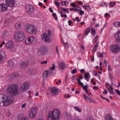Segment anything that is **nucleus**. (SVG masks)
Segmentation results:
<instances>
[{"label": "nucleus", "mask_w": 120, "mask_h": 120, "mask_svg": "<svg viewBox=\"0 0 120 120\" xmlns=\"http://www.w3.org/2000/svg\"><path fill=\"white\" fill-rule=\"evenodd\" d=\"M108 70L109 71H110L111 70V66L110 65H108Z\"/></svg>", "instance_id": "nucleus-63"}, {"label": "nucleus", "mask_w": 120, "mask_h": 120, "mask_svg": "<svg viewBox=\"0 0 120 120\" xmlns=\"http://www.w3.org/2000/svg\"><path fill=\"white\" fill-rule=\"evenodd\" d=\"M86 120H94L93 118L90 117H88Z\"/></svg>", "instance_id": "nucleus-57"}, {"label": "nucleus", "mask_w": 120, "mask_h": 120, "mask_svg": "<svg viewBox=\"0 0 120 120\" xmlns=\"http://www.w3.org/2000/svg\"><path fill=\"white\" fill-rule=\"evenodd\" d=\"M116 4L115 2H111L109 3V5L110 6L112 7H113L114 5Z\"/></svg>", "instance_id": "nucleus-45"}, {"label": "nucleus", "mask_w": 120, "mask_h": 120, "mask_svg": "<svg viewBox=\"0 0 120 120\" xmlns=\"http://www.w3.org/2000/svg\"><path fill=\"white\" fill-rule=\"evenodd\" d=\"M8 7L4 3L0 4V12L4 11L8 9Z\"/></svg>", "instance_id": "nucleus-16"}, {"label": "nucleus", "mask_w": 120, "mask_h": 120, "mask_svg": "<svg viewBox=\"0 0 120 120\" xmlns=\"http://www.w3.org/2000/svg\"><path fill=\"white\" fill-rule=\"evenodd\" d=\"M76 77V76L75 75H73L72 76V79H71V80L72 81H73V80H75V78Z\"/></svg>", "instance_id": "nucleus-62"}, {"label": "nucleus", "mask_w": 120, "mask_h": 120, "mask_svg": "<svg viewBox=\"0 0 120 120\" xmlns=\"http://www.w3.org/2000/svg\"><path fill=\"white\" fill-rule=\"evenodd\" d=\"M48 34L46 33H44L42 34L41 36V38L43 41L46 42H48L50 41V37L52 36V33L50 30L47 31Z\"/></svg>", "instance_id": "nucleus-5"}, {"label": "nucleus", "mask_w": 120, "mask_h": 120, "mask_svg": "<svg viewBox=\"0 0 120 120\" xmlns=\"http://www.w3.org/2000/svg\"><path fill=\"white\" fill-rule=\"evenodd\" d=\"M64 45L66 48H68L69 45L68 42L66 43L65 44L64 43Z\"/></svg>", "instance_id": "nucleus-52"}, {"label": "nucleus", "mask_w": 120, "mask_h": 120, "mask_svg": "<svg viewBox=\"0 0 120 120\" xmlns=\"http://www.w3.org/2000/svg\"><path fill=\"white\" fill-rule=\"evenodd\" d=\"M11 22V20L10 19H7L5 20V22L6 23H8Z\"/></svg>", "instance_id": "nucleus-37"}, {"label": "nucleus", "mask_w": 120, "mask_h": 120, "mask_svg": "<svg viewBox=\"0 0 120 120\" xmlns=\"http://www.w3.org/2000/svg\"><path fill=\"white\" fill-rule=\"evenodd\" d=\"M37 110L36 107H34L30 110L29 111V116L31 118L33 119L35 117Z\"/></svg>", "instance_id": "nucleus-8"}, {"label": "nucleus", "mask_w": 120, "mask_h": 120, "mask_svg": "<svg viewBox=\"0 0 120 120\" xmlns=\"http://www.w3.org/2000/svg\"><path fill=\"white\" fill-rule=\"evenodd\" d=\"M85 79L87 81H89V78L90 77V75L89 72H87L85 73L84 75Z\"/></svg>", "instance_id": "nucleus-25"}, {"label": "nucleus", "mask_w": 120, "mask_h": 120, "mask_svg": "<svg viewBox=\"0 0 120 120\" xmlns=\"http://www.w3.org/2000/svg\"><path fill=\"white\" fill-rule=\"evenodd\" d=\"M83 97L88 102L90 103H91L92 102L95 103L96 102L91 98L90 97H88L85 94L83 95Z\"/></svg>", "instance_id": "nucleus-17"}, {"label": "nucleus", "mask_w": 120, "mask_h": 120, "mask_svg": "<svg viewBox=\"0 0 120 120\" xmlns=\"http://www.w3.org/2000/svg\"><path fill=\"white\" fill-rule=\"evenodd\" d=\"M18 86L15 84L9 86L7 89L8 93L11 95L18 94Z\"/></svg>", "instance_id": "nucleus-3"}, {"label": "nucleus", "mask_w": 120, "mask_h": 120, "mask_svg": "<svg viewBox=\"0 0 120 120\" xmlns=\"http://www.w3.org/2000/svg\"><path fill=\"white\" fill-rule=\"evenodd\" d=\"M91 30L90 28L89 27L86 29L84 33V34L86 36H87L90 33Z\"/></svg>", "instance_id": "nucleus-28"}, {"label": "nucleus", "mask_w": 120, "mask_h": 120, "mask_svg": "<svg viewBox=\"0 0 120 120\" xmlns=\"http://www.w3.org/2000/svg\"><path fill=\"white\" fill-rule=\"evenodd\" d=\"M107 90L110 94H114V92L113 91V89L111 86H110V88H108L107 89Z\"/></svg>", "instance_id": "nucleus-30"}, {"label": "nucleus", "mask_w": 120, "mask_h": 120, "mask_svg": "<svg viewBox=\"0 0 120 120\" xmlns=\"http://www.w3.org/2000/svg\"><path fill=\"white\" fill-rule=\"evenodd\" d=\"M26 11L28 14L29 15H31L33 12L34 9L32 6L28 5L26 7Z\"/></svg>", "instance_id": "nucleus-11"}, {"label": "nucleus", "mask_w": 120, "mask_h": 120, "mask_svg": "<svg viewBox=\"0 0 120 120\" xmlns=\"http://www.w3.org/2000/svg\"><path fill=\"white\" fill-rule=\"evenodd\" d=\"M26 30L28 33L32 34H35L37 32V28L31 24L27 25Z\"/></svg>", "instance_id": "nucleus-6"}, {"label": "nucleus", "mask_w": 120, "mask_h": 120, "mask_svg": "<svg viewBox=\"0 0 120 120\" xmlns=\"http://www.w3.org/2000/svg\"><path fill=\"white\" fill-rule=\"evenodd\" d=\"M25 38V34L22 31H19L16 33L15 36V40L16 41H23Z\"/></svg>", "instance_id": "nucleus-4"}, {"label": "nucleus", "mask_w": 120, "mask_h": 120, "mask_svg": "<svg viewBox=\"0 0 120 120\" xmlns=\"http://www.w3.org/2000/svg\"><path fill=\"white\" fill-rule=\"evenodd\" d=\"M97 55L98 57L102 58L103 56V54L102 53H97Z\"/></svg>", "instance_id": "nucleus-38"}, {"label": "nucleus", "mask_w": 120, "mask_h": 120, "mask_svg": "<svg viewBox=\"0 0 120 120\" xmlns=\"http://www.w3.org/2000/svg\"><path fill=\"white\" fill-rule=\"evenodd\" d=\"M21 120H29L27 116H24L22 118Z\"/></svg>", "instance_id": "nucleus-44"}, {"label": "nucleus", "mask_w": 120, "mask_h": 120, "mask_svg": "<svg viewBox=\"0 0 120 120\" xmlns=\"http://www.w3.org/2000/svg\"><path fill=\"white\" fill-rule=\"evenodd\" d=\"M15 27L17 29H19L21 28V22H17L15 25Z\"/></svg>", "instance_id": "nucleus-24"}, {"label": "nucleus", "mask_w": 120, "mask_h": 120, "mask_svg": "<svg viewBox=\"0 0 120 120\" xmlns=\"http://www.w3.org/2000/svg\"><path fill=\"white\" fill-rule=\"evenodd\" d=\"M5 2L7 7H12L14 6L15 3V0H5Z\"/></svg>", "instance_id": "nucleus-9"}, {"label": "nucleus", "mask_w": 120, "mask_h": 120, "mask_svg": "<svg viewBox=\"0 0 120 120\" xmlns=\"http://www.w3.org/2000/svg\"><path fill=\"white\" fill-rule=\"evenodd\" d=\"M91 32L92 35L94 37V36L96 34V31L95 29L93 27L92 28Z\"/></svg>", "instance_id": "nucleus-31"}, {"label": "nucleus", "mask_w": 120, "mask_h": 120, "mask_svg": "<svg viewBox=\"0 0 120 120\" xmlns=\"http://www.w3.org/2000/svg\"><path fill=\"white\" fill-rule=\"evenodd\" d=\"M88 86L87 85H86L85 86H83L82 87L83 90L85 91L86 90H87Z\"/></svg>", "instance_id": "nucleus-43"}, {"label": "nucleus", "mask_w": 120, "mask_h": 120, "mask_svg": "<svg viewBox=\"0 0 120 120\" xmlns=\"http://www.w3.org/2000/svg\"><path fill=\"white\" fill-rule=\"evenodd\" d=\"M30 85L29 82H24L21 85L20 88L21 92L23 93L27 91L29 88Z\"/></svg>", "instance_id": "nucleus-7"}, {"label": "nucleus", "mask_w": 120, "mask_h": 120, "mask_svg": "<svg viewBox=\"0 0 120 120\" xmlns=\"http://www.w3.org/2000/svg\"><path fill=\"white\" fill-rule=\"evenodd\" d=\"M111 51L114 53H117L120 50V47L117 45H114L110 47Z\"/></svg>", "instance_id": "nucleus-10"}, {"label": "nucleus", "mask_w": 120, "mask_h": 120, "mask_svg": "<svg viewBox=\"0 0 120 120\" xmlns=\"http://www.w3.org/2000/svg\"><path fill=\"white\" fill-rule=\"evenodd\" d=\"M35 39V38L34 37L30 36L26 39L25 40L26 43L27 45L31 44Z\"/></svg>", "instance_id": "nucleus-13"}, {"label": "nucleus", "mask_w": 120, "mask_h": 120, "mask_svg": "<svg viewBox=\"0 0 120 120\" xmlns=\"http://www.w3.org/2000/svg\"><path fill=\"white\" fill-rule=\"evenodd\" d=\"M55 64H53L52 66L51 67V70H54L55 69Z\"/></svg>", "instance_id": "nucleus-49"}, {"label": "nucleus", "mask_w": 120, "mask_h": 120, "mask_svg": "<svg viewBox=\"0 0 120 120\" xmlns=\"http://www.w3.org/2000/svg\"><path fill=\"white\" fill-rule=\"evenodd\" d=\"M14 45L13 42L11 40H10L5 45L6 48L9 49H13Z\"/></svg>", "instance_id": "nucleus-12"}, {"label": "nucleus", "mask_w": 120, "mask_h": 120, "mask_svg": "<svg viewBox=\"0 0 120 120\" xmlns=\"http://www.w3.org/2000/svg\"><path fill=\"white\" fill-rule=\"evenodd\" d=\"M36 73V70L35 69H33L31 72L32 74H35Z\"/></svg>", "instance_id": "nucleus-53"}, {"label": "nucleus", "mask_w": 120, "mask_h": 120, "mask_svg": "<svg viewBox=\"0 0 120 120\" xmlns=\"http://www.w3.org/2000/svg\"><path fill=\"white\" fill-rule=\"evenodd\" d=\"M110 16V15L108 13H106L105 14V17H109V16Z\"/></svg>", "instance_id": "nucleus-64"}, {"label": "nucleus", "mask_w": 120, "mask_h": 120, "mask_svg": "<svg viewBox=\"0 0 120 120\" xmlns=\"http://www.w3.org/2000/svg\"><path fill=\"white\" fill-rule=\"evenodd\" d=\"M19 74L18 73H15L11 75V79L14 78L15 77L19 76Z\"/></svg>", "instance_id": "nucleus-27"}, {"label": "nucleus", "mask_w": 120, "mask_h": 120, "mask_svg": "<svg viewBox=\"0 0 120 120\" xmlns=\"http://www.w3.org/2000/svg\"><path fill=\"white\" fill-rule=\"evenodd\" d=\"M50 91L53 95H56L58 94L57 89L56 87L51 89Z\"/></svg>", "instance_id": "nucleus-21"}, {"label": "nucleus", "mask_w": 120, "mask_h": 120, "mask_svg": "<svg viewBox=\"0 0 120 120\" xmlns=\"http://www.w3.org/2000/svg\"><path fill=\"white\" fill-rule=\"evenodd\" d=\"M105 120H113L110 115L109 114L105 116Z\"/></svg>", "instance_id": "nucleus-29"}, {"label": "nucleus", "mask_w": 120, "mask_h": 120, "mask_svg": "<svg viewBox=\"0 0 120 120\" xmlns=\"http://www.w3.org/2000/svg\"><path fill=\"white\" fill-rule=\"evenodd\" d=\"M61 8L64 11H65L67 13H69V10L68 8Z\"/></svg>", "instance_id": "nucleus-41"}, {"label": "nucleus", "mask_w": 120, "mask_h": 120, "mask_svg": "<svg viewBox=\"0 0 120 120\" xmlns=\"http://www.w3.org/2000/svg\"><path fill=\"white\" fill-rule=\"evenodd\" d=\"M49 72L48 71H44L43 75V77L44 79H47L48 76Z\"/></svg>", "instance_id": "nucleus-26"}, {"label": "nucleus", "mask_w": 120, "mask_h": 120, "mask_svg": "<svg viewBox=\"0 0 120 120\" xmlns=\"http://www.w3.org/2000/svg\"><path fill=\"white\" fill-rule=\"evenodd\" d=\"M65 64L63 62H60L58 65L59 69H60L63 70L65 68Z\"/></svg>", "instance_id": "nucleus-23"}, {"label": "nucleus", "mask_w": 120, "mask_h": 120, "mask_svg": "<svg viewBox=\"0 0 120 120\" xmlns=\"http://www.w3.org/2000/svg\"><path fill=\"white\" fill-rule=\"evenodd\" d=\"M8 67L11 68L13 67L14 65V63L12 60H9L8 62Z\"/></svg>", "instance_id": "nucleus-22"}, {"label": "nucleus", "mask_w": 120, "mask_h": 120, "mask_svg": "<svg viewBox=\"0 0 120 120\" xmlns=\"http://www.w3.org/2000/svg\"><path fill=\"white\" fill-rule=\"evenodd\" d=\"M47 63V60L44 61H42L40 62V63L41 64H45Z\"/></svg>", "instance_id": "nucleus-50"}, {"label": "nucleus", "mask_w": 120, "mask_h": 120, "mask_svg": "<svg viewBox=\"0 0 120 120\" xmlns=\"http://www.w3.org/2000/svg\"><path fill=\"white\" fill-rule=\"evenodd\" d=\"M11 32L9 30H5L2 32L1 37L4 39H5L7 37L11 35Z\"/></svg>", "instance_id": "nucleus-14"}, {"label": "nucleus", "mask_w": 120, "mask_h": 120, "mask_svg": "<svg viewBox=\"0 0 120 120\" xmlns=\"http://www.w3.org/2000/svg\"><path fill=\"white\" fill-rule=\"evenodd\" d=\"M114 26L116 27H120V22H117L114 23Z\"/></svg>", "instance_id": "nucleus-33"}, {"label": "nucleus", "mask_w": 120, "mask_h": 120, "mask_svg": "<svg viewBox=\"0 0 120 120\" xmlns=\"http://www.w3.org/2000/svg\"><path fill=\"white\" fill-rule=\"evenodd\" d=\"M39 51L42 54L44 55L47 51V50L45 46H42L40 48Z\"/></svg>", "instance_id": "nucleus-19"}, {"label": "nucleus", "mask_w": 120, "mask_h": 120, "mask_svg": "<svg viewBox=\"0 0 120 120\" xmlns=\"http://www.w3.org/2000/svg\"><path fill=\"white\" fill-rule=\"evenodd\" d=\"M6 57V55L4 51L0 50V63L4 61Z\"/></svg>", "instance_id": "nucleus-15"}, {"label": "nucleus", "mask_w": 120, "mask_h": 120, "mask_svg": "<svg viewBox=\"0 0 120 120\" xmlns=\"http://www.w3.org/2000/svg\"><path fill=\"white\" fill-rule=\"evenodd\" d=\"M77 71L76 69H73V70H72L71 72V73H72V74H74L75 73H76V72Z\"/></svg>", "instance_id": "nucleus-46"}, {"label": "nucleus", "mask_w": 120, "mask_h": 120, "mask_svg": "<svg viewBox=\"0 0 120 120\" xmlns=\"http://www.w3.org/2000/svg\"><path fill=\"white\" fill-rule=\"evenodd\" d=\"M14 100V97L13 96L9 97L5 94H0V105L3 103L4 106H7L12 103Z\"/></svg>", "instance_id": "nucleus-2"}, {"label": "nucleus", "mask_w": 120, "mask_h": 120, "mask_svg": "<svg viewBox=\"0 0 120 120\" xmlns=\"http://www.w3.org/2000/svg\"><path fill=\"white\" fill-rule=\"evenodd\" d=\"M70 5L72 7H78L74 3H71L70 4Z\"/></svg>", "instance_id": "nucleus-48"}, {"label": "nucleus", "mask_w": 120, "mask_h": 120, "mask_svg": "<svg viewBox=\"0 0 120 120\" xmlns=\"http://www.w3.org/2000/svg\"><path fill=\"white\" fill-rule=\"evenodd\" d=\"M68 25L69 26H71V24L73 23V22L72 21L70 20H69L68 22Z\"/></svg>", "instance_id": "nucleus-55"}, {"label": "nucleus", "mask_w": 120, "mask_h": 120, "mask_svg": "<svg viewBox=\"0 0 120 120\" xmlns=\"http://www.w3.org/2000/svg\"><path fill=\"white\" fill-rule=\"evenodd\" d=\"M98 36H96L94 38L93 40V42L94 43L95 42L98 40Z\"/></svg>", "instance_id": "nucleus-40"}, {"label": "nucleus", "mask_w": 120, "mask_h": 120, "mask_svg": "<svg viewBox=\"0 0 120 120\" xmlns=\"http://www.w3.org/2000/svg\"><path fill=\"white\" fill-rule=\"evenodd\" d=\"M109 75L110 77V79L111 80H112V79L113 78V76L112 75V74L111 73H109Z\"/></svg>", "instance_id": "nucleus-60"}, {"label": "nucleus", "mask_w": 120, "mask_h": 120, "mask_svg": "<svg viewBox=\"0 0 120 120\" xmlns=\"http://www.w3.org/2000/svg\"><path fill=\"white\" fill-rule=\"evenodd\" d=\"M60 115V112L56 109L50 111L47 115V120H59Z\"/></svg>", "instance_id": "nucleus-1"}, {"label": "nucleus", "mask_w": 120, "mask_h": 120, "mask_svg": "<svg viewBox=\"0 0 120 120\" xmlns=\"http://www.w3.org/2000/svg\"><path fill=\"white\" fill-rule=\"evenodd\" d=\"M107 4V3H106L104 2H102V4L101 5V6H104L105 5H106Z\"/></svg>", "instance_id": "nucleus-61"}, {"label": "nucleus", "mask_w": 120, "mask_h": 120, "mask_svg": "<svg viewBox=\"0 0 120 120\" xmlns=\"http://www.w3.org/2000/svg\"><path fill=\"white\" fill-rule=\"evenodd\" d=\"M62 6H65L67 5L68 4V2L66 1H62L61 2Z\"/></svg>", "instance_id": "nucleus-34"}, {"label": "nucleus", "mask_w": 120, "mask_h": 120, "mask_svg": "<svg viewBox=\"0 0 120 120\" xmlns=\"http://www.w3.org/2000/svg\"><path fill=\"white\" fill-rule=\"evenodd\" d=\"M72 116L71 114H69L67 115V117L68 119L70 120L72 119Z\"/></svg>", "instance_id": "nucleus-42"}, {"label": "nucleus", "mask_w": 120, "mask_h": 120, "mask_svg": "<svg viewBox=\"0 0 120 120\" xmlns=\"http://www.w3.org/2000/svg\"><path fill=\"white\" fill-rule=\"evenodd\" d=\"M65 98H68L70 97V96L69 95V94H67L65 95H64Z\"/></svg>", "instance_id": "nucleus-54"}, {"label": "nucleus", "mask_w": 120, "mask_h": 120, "mask_svg": "<svg viewBox=\"0 0 120 120\" xmlns=\"http://www.w3.org/2000/svg\"><path fill=\"white\" fill-rule=\"evenodd\" d=\"M115 36L116 39L115 41L116 42H120V30L116 33Z\"/></svg>", "instance_id": "nucleus-20"}, {"label": "nucleus", "mask_w": 120, "mask_h": 120, "mask_svg": "<svg viewBox=\"0 0 120 120\" xmlns=\"http://www.w3.org/2000/svg\"><path fill=\"white\" fill-rule=\"evenodd\" d=\"M83 7L87 11H89L90 10V8L89 6L84 5L83 6Z\"/></svg>", "instance_id": "nucleus-35"}, {"label": "nucleus", "mask_w": 120, "mask_h": 120, "mask_svg": "<svg viewBox=\"0 0 120 120\" xmlns=\"http://www.w3.org/2000/svg\"><path fill=\"white\" fill-rule=\"evenodd\" d=\"M115 91L117 94L119 95H120V92L119 90L116 89Z\"/></svg>", "instance_id": "nucleus-51"}, {"label": "nucleus", "mask_w": 120, "mask_h": 120, "mask_svg": "<svg viewBox=\"0 0 120 120\" xmlns=\"http://www.w3.org/2000/svg\"><path fill=\"white\" fill-rule=\"evenodd\" d=\"M74 109L75 110L78 111L79 112H82L81 110L77 106H75L74 107Z\"/></svg>", "instance_id": "nucleus-39"}, {"label": "nucleus", "mask_w": 120, "mask_h": 120, "mask_svg": "<svg viewBox=\"0 0 120 120\" xmlns=\"http://www.w3.org/2000/svg\"><path fill=\"white\" fill-rule=\"evenodd\" d=\"M54 4H55L57 7L60 6V4L59 3L56 1H55L54 2Z\"/></svg>", "instance_id": "nucleus-47"}, {"label": "nucleus", "mask_w": 120, "mask_h": 120, "mask_svg": "<svg viewBox=\"0 0 120 120\" xmlns=\"http://www.w3.org/2000/svg\"><path fill=\"white\" fill-rule=\"evenodd\" d=\"M80 49L81 51H83L84 49V47L83 45H82L80 47Z\"/></svg>", "instance_id": "nucleus-56"}, {"label": "nucleus", "mask_w": 120, "mask_h": 120, "mask_svg": "<svg viewBox=\"0 0 120 120\" xmlns=\"http://www.w3.org/2000/svg\"><path fill=\"white\" fill-rule=\"evenodd\" d=\"M29 64V63L28 61L21 62L19 64V67L21 68H25L27 67Z\"/></svg>", "instance_id": "nucleus-18"}, {"label": "nucleus", "mask_w": 120, "mask_h": 120, "mask_svg": "<svg viewBox=\"0 0 120 120\" xmlns=\"http://www.w3.org/2000/svg\"><path fill=\"white\" fill-rule=\"evenodd\" d=\"M98 43H97L94 46L92 51L95 52L97 49L98 46Z\"/></svg>", "instance_id": "nucleus-32"}, {"label": "nucleus", "mask_w": 120, "mask_h": 120, "mask_svg": "<svg viewBox=\"0 0 120 120\" xmlns=\"http://www.w3.org/2000/svg\"><path fill=\"white\" fill-rule=\"evenodd\" d=\"M11 114L9 112H8L6 114V116H11Z\"/></svg>", "instance_id": "nucleus-59"}, {"label": "nucleus", "mask_w": 120, "mask_h": 120, "mask_svg": "<svg viewBox=\"0 0 120 120\" xmlns=\"http://www.w3.org/2000/svg\"><path fill=\"white\" fill-rule=\"evenodd\" d=\"M84 13V11L82 10H81L80 12V15H82Z\"/></svg>", "instance_id": "nucleus-58"}, {"label": "nucleus", "mask_w": 120, "mask_h": 120, "mask_svg": "<svg viewBox=\"0 0 120 120\" xmlns=\"http://www.w3.org/2000/svg\"><path fill=\"white\" fill-rule=\"evenodd\" d=\"M77 81L78 83V84L80 85L82 87L83 86V83L80 82L81 80L79 79H77Z\"/></svg>", "instance_id": "nucleus-36"}]
</instances>
